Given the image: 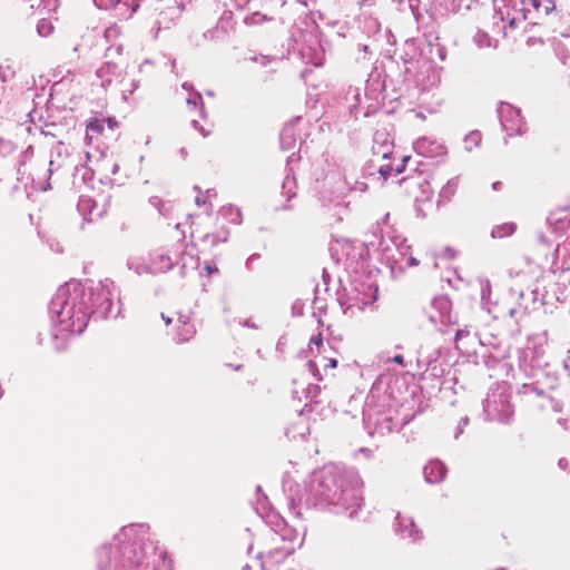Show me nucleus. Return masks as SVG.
Returning a JSON list of instances; mask_svg holds the SVG:
<instances>
[{
    "mask_svg": "<svg viewBox=\"0 0 570 570\" xmlns=\"http://www.w3.org/2000/svg\"><path fill=\"white\" fill-rule=\"evenodd\" d=\"M414 148L417 154L424 157H435L444 153V149L440 144L432 141L429 138H420L416 140Z\"/></svg>",
    "mask_w": 570,
    "mask_h": 570,
    "instance_id": "f257e3e1",
    "label": "nucleus"
},
{
    "mask_svg": "<svg viewBox=\"0 0 570 570\" xmlns=\"http://www.w3.org/2000/svg\"><path fill=\"white\" fill-rule=\"evenodd\" d=\"M105 126H107V128L110 130H115L118 128L119 124L114 117H108L105 119L94 118L88 121L87 130L95 134H102Z\"/></svg>",
    "mask_w": 570,
    "mask_h": 570,
    "instance_id": "f03ea898",
    "label": "nucleus"
},
{
    "mask_svg": "<svg viewBox=\"0 0 570 570\" xmlns=\"http://www.w3.org/2000/svg\"><path fill=\"white\" fill-rule=\"evenodd\" d=\"M445 475V469L440 462H430L424 466V476L428 482L441 481Z\"/></svg>",
    "mask_w": 570,
    "mask_h": 570,
    "instance_id": "7ed1b4c3",
    "label": "nucleus"
},
{
    "mask_svg": "<svg viewBox=\"0 0 570 570\" xmlns=\"http://www.w3.org/2000/svg\"><path fill=\"white\" fill-rule=\"evenodd\" d=\"M219 214L232 224H240L242 215L238 208L233 205L223 206Z\"/></svg>",
    "mask_w": 570,
    "mask_h": 570,
    "instance_id": "20e7f679",
    "label": "nucleus"
},
{
    "mask_svg": "<svg viewBox=\"0 0 570 570\" xmlns=\"http://www.w3.org/2000/svg\"><path fill=\"white\" fill-rule=\"evenodd\" d=\"M515 232V224L505 223L493 228L491 235L494 238H503L512 235Z\"/></svg>",
    "mask_w": 570,
    "mask_h": 570,
    "instance_id": "39448f33",
    "label": "nucleus"
},
{
    "mask_svg": "<svg viewBox=\"0 0 570 570\" xmlns=\"http://www.w3.org/2000/svg\"><path fill=\"white\" fill-rule=\"evenodd\" d=\"M195 334V328L189 323H184L181 325V333L179 334V342L188 341Z\"/></svg>",
    "mask_w": 570,
    "mask_h": 570,
    "instance_id": "423d86ee",
    "label": "nucleus"
},
{
    "mask_svg": "<svg viewBox=\"0 0 570 570\" xmlns=\"http://www.w3.org/2000/svg\"><path fill=\"white\" fill-rule=\"evenodd\" d=\"M456 189V185L453 183H448L442 190L440 191V198L442 200H450L451 197L454 195Z\"/></svg>",
    "mask_w": 570,
    "mask_h": 570,
    "instance_id": "0eeeda50",
    "label": "nucleus"
},
{
    "mask_svg": "<svg viewBox=\"0 0 570 570\" xmlns=\"http://www.w3.org/2000/svg\"><path fill=\"white\" fill-rule=\"evenodd\" d=\"M52 29L53 28H52L51 23L46 20L39 21V23L37 26L38 33L42 37L49 36L52 32Z\"/></svg>",
    "mask_w": 570,
    "mask_h": 570,
    "instance_id": "6e6552de",
    "label": "nucleus"
},
{
    "mask_svg": "<svg viewBox=\"0 0 570 570\" xmlns=\"http://www.w3.org/2000/svg\"><path fill=\"white\" fill-rule=\"evenodd\" d=\"M309 344H314L316 346H321L323 344V337H322V334L318 333L317 335H314L311 337L309 340Z\"/></svg>",
    "mask_w": 570,
    "mask_h": 570,
    "instance_id": "1a4fd4ad",
    "label": "nucleus"
},
{
    "mask_svg": "<svg viewBox=\"0 0 570 570\" xmlns=\"http://www.w3.org/2000/svg\"><path fill=\"white\" fill-rule=\"evenodd\" d=\"M392 360H393V362H395L400 365H404V357L402 355H395Z\"/></svg>",
    "mask_w": 570,
    "mask_h": 570,
    "instance_id": "9d476101",
    "label": "nucleus"
},
{
    "mask_svg": "<svg viewBox=\"0 0 570 570\" xmlns=\"http://www.w3.org/2000/svg\"><path fill=\"white\" fill-rule=\"evenodd\" d=\"M327 366L331 368H335L337 366V361L335 358H330Z\"/></svg>",
    "mask_w": 570,
    "mask_h": 570,
    "instance_id": "9b49d317",
    "label": "nucleus"
},
{
    "mask_svg": "<svg viewBox=\"0 0 570 570\" xmlns=\"http://www.w3.org/2000/svg\"><path fill=\"white\" fill-rule=\"evenodd\" d=\"M502 125H503V127H504L505 129H508V130H513V129H514L512 126H509V125L505 122V120H503V119H502Z\"/></svg>",
    "mask_w": 570,
    "mask_h": 570,
    "instance_id": "f8f14e48",
    "label": "nucleus"
},
{
    "mask_svg": "<svg viewBox=\"0 0 570 570\" xmlns=\"http://www.w3.org/2000/svg\"><path fill=\"white\" fill-rule=\"evenodd\" d=\"M500 185H501L500 181H495V183H493L492 187H493L494 190H499L500 189Z\"/></svg>",
    "mask_w": 570,
    "mask_h": 570,
    "instance_id": "ddd939ff",
    "label": "nucleus"
},
{
    "mask_svg": "<svg viewBox=\"0 0 570 570\" xmlns=\"http://www.w3.org/2000/svg\"><path fill=\"white\" fill-rule=\"evenodd\" d=\"M508 112L511 114V115H514L515 117H519V112L511 109V108H508Z\"/></svg>",
    "mask_w": 570,
    "mask_h": 570,
    "instance_id": "4468645a",
    "label": "nucleus"
},
{
    "mask_svg": "<svg viewBox=\"0 0 570 570\" xmlns=\"http://www.w3.org/2000/svg\"><path fill=\"white\" fill-rule=\"evenodd\" d=\"M163 318L165 320L167 325L171 322L170 318H166L164 315H163Z\"/></svg>",
    "mask_w": 570,
    "mask_h": 570,
    "instance_id": "2eb2a0df",
    "label": "nucleus"
},
{
    "mask_svg": "<svg viewBox=\"0 0 570 570\" xmlns=\"http://www.w3.org/2000/svg\"><path fill=\"white\" fill-rule=\"evenodd\" d=\"M390 171H384L383 169H381V174H383L384 176H386Z\"/></svg>",
    "mask_w": 570,
    "mask_h": 570,
    "instance_id": "dca6fc26",
    "label": "nucleus"
},
{
    "mask_svg": "<svg viewBox=\"0 0 570 570\" xmlns=\"http://www.w3.org/2000/svg\"><path fill=\"white\" fill-rule=\"evenodd\" d=\"M86 139H88V144H90L91 137L89 135L86 136Z\"/></svg>",
    "mask_w": 570,
    "mask_h": 570,
    "instance_id": "f3484780",
    "label": "nucleus"
}]
</instances>
